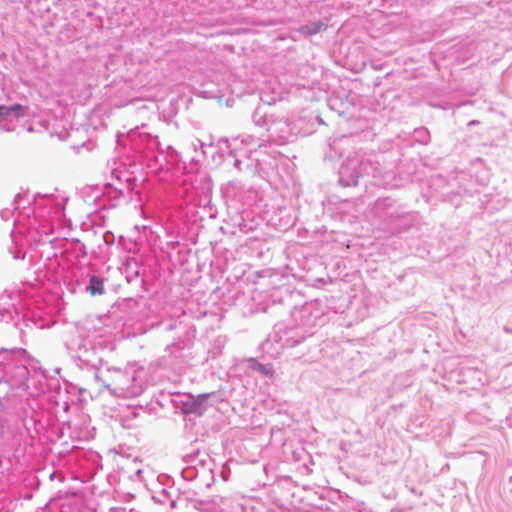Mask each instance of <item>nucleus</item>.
Instances as JSON below:
<instances>
[{"mask_svg": "<svg viewBox=\"0 0 512 512\" xmlns=\"http://www.w3.org/2000/svg\"><path fill=\"white\" fill-rule=\"evenodd\" d=\"M24 198L25 195L17 194L12 203L13 209H2L1 218L7 221L17 212L14 225L25 227L36 245L49 243L53 246L58 240L50 238L54 231L52 220L62 214L64 205L53 194L35 196L32 204Z\"/></svg>", "mask_w": 512, "mask_h": 512, "instance_id": "nucleus-1", "label": "nucleus"}, {"mask_svg": "<svg viewBox=\"0 0 512 512\" xmlns=\"http://www.w3.org/2000/svg\"><path fill=\"white\" fill-rule=\"evenodd\" d=\"M131 148L145 161L148 169L154 173L169 170L170 166L177 165L180 161L178 152L168 145L165 149L156 135L148 131V126L142 124L127 133Z\"/></svg>", "mask_w": 512, "mask_h": 512, "instance_id": "nucleus-2", "label": "nucleus"}, {"mask_svg": "<svg viewBox=\"0 0 512 512\" xmlns=\"http://www.w3.org/2000/svg\"><path fill=\"white\" fill-rule=\"evenodd\" d=\"M384 154L374 151L357 150L344 160L339 168L338 182L343 187L356 186L360 178L371 176L375 179L382 178L390 172L382 162Z\"/></svg>", "mask_w": 512, "mask_h": 512, "instance_id": "nucleus-3", "label": "nucleus"}, {"mask_svg": "<svg viewBox=\"0 0 512 512\" xmlns=\"http://www.w3.org/2000/svg\"><path fill=\"white\" fill-rule=\"evenodd\" d=\"M104 344L101 336H86L84 330L78 328L65 340L66 350L76 366L81 370L91 371L93 379L94 373H100Z\"/></svg>", "mask_w": 512, "mask_h": 512, "instance_id": "nucleus-4", "label": "nucleus"}, {"mask_svg": "<svg viewBox=\"0 0 512 512\" xmlns=\"http://www.w3.org/2000/svg\"><path fill=\"white\" fill-rule=\"evenodd\" d=\"M296 326L287 328L281 340L286 347H294L306 338L312 337L314 328L324 325L327 321L326 306L319 300L304 303L295 307L291 313Z\"/></svg>", "mask_w": 512, "mask_h": 512, "instance_id": "nucleus-5", "label": "nucleus"}, {"mask_svg": "<svg viewBox=\"0 0 512 512\" xmlns=\"http://www.w3.org/2000/svg\"><path fill=\"white\" fill-rule=\"evenodd\" d=\"M94 381L108 390L111 395L120 398L137 397L146 387L134 368L107 369L105 375L94 373Z\"/></svg>", "mask_w": 512, "mask_h": 512, "instance_id": "nucleus-6", "label": "nucleus"}, {"mask_svg": "<svg viewBox=\"0 0 512 512\" xmlns=\"http://www.w3.org/2000/svg\"><path fill=\"white\" fill-rule=\"evenodd\" d=\"M230 156L234 158V167L239 171L255 174L258 171L259 160L253 154L263 146L264 140L253 135H242L232 139L222 140Z\"/></svg>", "mask_w": 512, "mask_h": 512, "instance_id": "nucleus-7", "label": "nucleus"}, {"mask_svg": "<svg viewBox=\"0 0 512 512\" xmlns=\"http://www.w3.org/2000/svg\"><path fill=\"white\" fill-rule=\"evenodd\" d=\"M373 213L386 223L392 233L406 230L413 220L412 215L404 206L389 197L377 199L373 206Z\"/></svg>", "mask_w": 512, "mask_h": 512, "instance_id": "nucleus-8", "label": "nucleus"}, {"mask_svg": "<svg viewBox=\"0 0 512 512\" xmlns=\"http://www.w3.org/2000/svg\"><path fill=\"white\" fill-rule=\"evenodd\" d=\"M162 326L165 331L176 332V340L166 347V351L170 353V355L182 351L188 346L191 339L195 337L196 330L194 326L185 323L181 319L171 320L167 323H163Z\"/></svg>", "mask_w": 512, "mask_h": 512, "instance_id": "nucleus-9", "label": "nucleus"}, {"mask_svg": "<svg viewBox=\"0 0 512 512\" xmlns=\"http://www.w3.org/2000/svg\"><path fill=\"white\" fill-rule=\"evenodd\" d=\"M34 417H25L20 422L8 426V448L17 452L22 444L31 436V429L36 426Z\"/></svg>", "mask_w": 512, "mask_h": 512, "instance_id": "nucleus-10", "label": "nucleus"}, {"mask_svg": "<svg viewBox=\"0 0 512 512\" xmlns=\"http://www.w3.org/2000/svg\"><path fill=\"white\" fill-rule=\"evenodd\" d=\"M266 130L269 132L270 140L279 145L293 142L298 133L292 123L285 118L273 119Z\"/></svg>", "mask_w": 512, "mask_h": 512, "instance_id": "nucleus-11", "label": "nucleus"}, {"mask_svg": "<svg viewBox=\"0 0 512 512\" xmlns=\"http://www.w3.org/2000/svg\"><path fill=\"white\" fill-rule=\"evenodd\" d=\"M214 393H204L197 396H188L182 401V411L184 414H194L201 416L207 410V400Z\"/></svg>", "mask_w": 512, "mask_h": 512, "instance_id": "nucleus-12", "label": "nucleus"}, {"mask_svg": "<svg viewBox=\"0 0 512 512\" xmlns=\"http://www.w3.org/2000/svg\"><path fill=\"white\" fill-rule=\"evenodd\" d=\"M153 499L161 504L169 503L172 509L177 508L178 503L183 500L176 490L165 488L157 492L156 495L153 496Z\"/></svg>", "mask_w": 512, "mask_h": 512, "instance_id": "nucleus-13", "label": "nucleus"}, {"mask_svg": "<svg viewBox=\"0 0 512 512\" xmlns=\"http://www.w3.org/2000/svg\"><path fill=\"white\" fill-rule=\"evenodd\" d=\"M88 282L85 284V291L91 296L103 295L105 293L104 279L93 273L87 274Z\"/></svg>", "mask_w": 512, "mask_h": 512, "instance_id": "nucleus-14", "label": "nucleus"}, {"mask_svg": "<svg viewBox=\"0 0 512 512\" xmlns=\"http://www.w3.org/2000/svg\"><path fill=\"white\" fill-rule=\"evenodd\" d=\"M17 386L15 382L7 379H0V408L6 410L11 397L14 395V389Z\"/></svg>", "mask_w": 512, "mask_h": 512, "instance_id": "nucleus-15", "label": "nucleus"}, {"mask_svg": "<svg viewBox=\"0 0 512 512\" xmlns=\"http://www.w3.org/2000/svg\"><path fill=\"white\" fill-rule=\"evenodd\" d=\"M327 22L316 20L300 26L299 32L304 36H312L327 29Z\"/></svg>", "mask_w": 512, "mask_h": 512, "instance_id": "nucleus-16", "label": "nucleus"}, {"mask_svg": "<svg viewBox=\"0 0 512 512\" xmlns=\"http://www.w3.org/2000/svg\"><path fill=\"white\" fill-rule=\"evenodd\" d=\"M24 116V107L20 104H13L11 106L0 105V118L6 120L9 118L18 119Z\"/></svg>", "mask_w": 512, "mask_h": 512, "instance_id": "nucleus-17", "label": "nucleus"}, {"mask_svg": "<svg viewBox=\"0 0 512 512\" xmlns=\"http://www.w3.org/2000/svg\"><path fill=\"white\" fill-rule=\"evenodd\" d=\"M252 120L256 126L267 128L273 119L268 116L266 107L259 106L253 112Z\"/></svg>", "mask_w": 512, "mask_h": 512, "instance_id": "nucleus-18", "label": "nucleus"}, {"mask_svg": "<svg viewBox=\"0 0 512 512\" xmlns=\"http://www.w3.org/2000/svg\"><path fill=\"white\" fill-rule=\"evenodd\" d=\"M249 363H250L249 367L253 371L258 372L259 374L266 376V377L273 376L274 370H273L272 364H270V363L262 364V363H259L258 361H256L255 359H251L249 361Z\"/></svg>", "mask_w": 512, "mask_h": 512, "instance_id": "nucleus-19", "label": "nucleus"}, {"mask_svg": "<svg viewBox=\"0 0 512 512\" xmlns=\"http://www.w3.org/2000/svg\"><path fill=\"white\" fill-rule=\"evenodd\" d=\"M202 470L195 465H186L181 470V476L185 481H193L202 475Z\"/></svg>", "mask_w": 512, "mask_h": 512, "instance_id": "nucleus-20", "label": "nucleus"}, {"mask_svg": "<svg viewBox=\"0 0 512 512\" xmlns=\"http://www.w3.org/2000/svg\"><path fill=\"white\" fill-rule=\"evenodd\" d=\"M8 424L5 418V410L0 408V446L8 448Z\"/></svg>", "mask_w": 512, "mask_h": 512, "instance_id": "nucleus-21", "label": "nucleus"}, {"mask_svg": "<svg viewBox=\"0 0 512 512\" xmlns=\"http://www.w3.org/2000/svg\"><path fill=\"white\" fill-rule=\"evenodd\" d=\"M200 454L197 452L196 454H190L183 457V461L186 465H195L197 468L202 470V473H205V464L206 460L199 457Z\"/></svg>", "mask_w": 512, "mask_h": 512, "instance_id": "nucleus-22", "label": "nucleus"}, {"mask_svg": "<svg viewBox=\"0 0 512 512\" xmlns=\"http://www.w3.org/2000/svg\"><path fill=\"white\" fill-rule=\"evenodd\" d=\"M413 136L414 139L421 144H427L430 140V133L425 127L415 129Z\"/></svg>", "mask_w": 512, "mask_h": 512, "instance_id": "nucleus-23", "label": "nucleus"}, {"mask_svg": "<svg viewBox=\"0 0 512 512\" xmlns=\"http://www.w3.org/2000/svg\"><path fill=\"white\" fill-rule=\"evenodd\" d=\"M15 309L12 308H3L0 309V321L9 322L13 319V313Z\"/></svg>", "mask_w": 512, "mask_h": 512, "instance_id": "nucleus-24", "label": "nucleus"}, {"mask_svg": "<svg viewBox=\"0 0 512 512\" xmlns=\"http://www.w3.org/2000/svg\"><path fill=\"white\" fill-rule=\"evenodd\" d=\"M17 350L16 349H0V363L3 361L9 360L11 355L14 354Z\"/></svg>", "mask_w": 512, "mask_h": 512, "instance_id": "nucleus-25", "label": "nucleus"}, {"mask_svg": "<svg viewBox=\"0 0 512 512\" xmlns=\"http://www.w3.org/2000/svg\"><path fill=\"white\" fill-rule=\"evenodd\" d=\"M77 251L78 255L82 258L87 256V250L85 244L81 243L79 240H77Z\"/></svg>", "mask_w": 512, "mask_h": 512, "instance_id": "nucleus-26", "label": "nucleus"}, {"mask_svg": "<svg viewBox=\"0 0 512 512\" xmlns=\"http://www.w3.org/2000/svg\"><path fill=\"white\" fill-rule=\"evenodd\" d=\"M123 196H124V191H123V189H121V188H115V189L112 191L111 195H110V197H111V198H113V199H115V200H116V199H119V198H121V197H123Z\"/></svg>", "mask_w": 512, "mask_h": 512, "instance_id": "nucleus-27", "label": "nucleus"}, {"mask_svg": "<svg viewBox=\"0 0 512 512\" xmlns=\"http://www.w3.org/2000/svg\"><path fill=\"white\" fill-rule=\"evenodd\" d=\"M221 477L224 481H227L230 477V470L226 465H223L222 467Z\"/></svg>", "mask_w": 512, "mask_h": 512, "instance_id": "nucleus-28", "label": "nucleus"}, {"mask_svg": "<svg viewBox=\"0 0 512 512\" xmlns=\"http://www.w3.org/2000/svg\"><path fill=\"white\" fill-rule=\"evenodd\" d=\"M105 243L112 244L114 241V236L111 232H106L103 236Z\"/></svg>", "mask_w": 512, "mask_h": 512, "instance_id": "nucleus-29", "label": "nucleus"}, {"mask_svg": "<svg viewBox=\"0 0 512 512\" xmlns=\"http://www.w3.org/2000/svg\"><path fill=\"white\" fill-rule=\"evenodd\" d=\"M126 182H127V189L128 190H133V187L135 185V178H132V177H128L126 179Z\"/></svg>", "mask_w": 512, "mask_h": 512, "instance_id": "nucleus-30", "label": "nucleus"}, {"mask_svg": "<svg viewBox=\"0 0 512 512\" xmlns=\"http://www.w3.org/2000/svg\"><path fill=\"white\" fill-rule=\"evenodd\" d=\"M14 259H24L25 253L21 254L19 251L14 253Z\"/></svg>", "mask_w": 512, "mask_h": 512, "instance_id": "nucleus-31", "label": "nucleus"}, {"mask_svg": "<svg viewBox=\"0 0 512 512\" xmlns=\"http://www.w3.org/2000/svg\"><path fill=\"white\" fill-rule=\"evenodd\" d=\"M503 330L508 334H512V328H509L508 326H504Z\"/></svg>", "mask_w": 512, "mask_h": 512, "instance_id": "nucleus-32", "label": "nucleus"}, {"mask_svg": "<svg viewBox=\"0 0 512 512\" xmlns=\"http://www.w3.org/2000/svg\"><path fill=\"white\" fill-rule=\"evenodd\" d=\"M3 2H6V3H18V2H21L22 0H2Z\"/></svg>", "mask_w": 512, "mask_h": 512, "instance_id": "nucleus-33", "label": "nucleus"}, {"mask_svg": "<svg viewBox=\"0 0 512 512\" xmlns=\"http://www.w3.org/2000/svg\"><path fill=\"white\" fill-rule=\"evenodd\" d=\"M477 123H478V121H476V120H472V121H470V122L468 123V125H470V126H471V125H476Z\"/></svg>", "mask_w": 512, "mask_h": 512, "instance_id": "nucleus-34", "label": "nucleus"}, {"mask_svg": "<svg viewBox=\"0 0 512 512\" xmlns=\"http://www.w3.org/2000/svg\"><path fill=\"white\" fill-rule=\"evenodd\" d=\"M336 144H337V142H336V141H333V145H330V146H331V148H333V149H334V146H335Z\"/></svg>", "mask_w": 512, "mask_h": 512, "instance_id": "nucleus-35", "label": "nucleus"}, {"mask_svg": "<svg viewBox=\"0 0 512 512\" xmlns=\"http://www.w3.org/2000/svg\"><path fill=\"white\" fill-rule=\"evenodd\" d=\"M20 369H21V371H22L23 373H25V372H26V368H25V367H21Z\"/></svg>", "mask_w": 512, "mask_h": 512, "instance_id": "nucleus-36", "label": "nucleus"}, {"mask_svg": "<svg viewBox=\"0 0 512 512\" xmlns=\"http://www.w3.org/2000/svg\"><path fill=\"white\" fill-rule=\"evenodd\" d=\"M343 140H346V138H345V137H342V139H340V140H339V143H340L341 141H343Z\"/></svg>", "mask_w": 512, "mask_h": 512, "instance_id": "nucleus-37", "label": "nucleus"}]
</instances>
